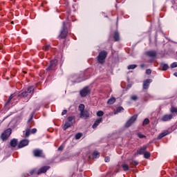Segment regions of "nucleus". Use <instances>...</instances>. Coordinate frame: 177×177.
<instances>
[{
    "label": "nucleus",
    "mask_w": 177,
    "mask_h": 177,
    "mask_svg": "<svg viewBox=\"0 0 177 177\" xmlns=\"http://www.w3.org/2000/svg\"><path fill=\"white\" fill-rule=\"evenodd\" d=\"M75 138L77 140H78L79 139H81V138H82V133H78L75 136Z\"/></svg>",
    "instance_id": "nucleus-28"
},
{
    "label": "nucleus",
    "mask_w": 177,
    "mask_h": 177,
    "mask_svg": "<svg viewBox=\"0 0 177 177\" xmlns=\"http://www.w3.org/2000/svg\"><path fill=\"white\" fill-rule=\"evenodd\" d=\"M113 38L115 41H120V33L118 31H115L113 35Z\"/></svg>",
    "instance_id": "nucleus-21"
},
{
    "label": "nucleus",
    "mask_w": 177,
    "mask_h": 177,
    "mask_svg": "<svg viewBox=\"0 0 177 177\" xmlns=\"http://www.w3.org/2000/svg\"><path fill=\"white\" fill-rule=\"evenodd\" d=\"M153 82V80L151 79H147L143 82V89H149V86H150V84Z\"/></svg>",
    "instance_id": "nucleus-8"
},
{
    "label": "nucleus",
    "mask_w": 177,
    "mask_h": 177,
    "mask_svg": "<svg viewBox=\"0 0 177 177\" xmlns=\"http://www.w3.org/2000/svg\"><path fill=\"white\" fill-rule=\"evenodd\" d=\"M174 75H175V77H177V73H175Z\"/></svg>",
    "instance_id": "nucleus-48"
},
{
    "label": "nucleus",
    "mask_w": 177,
    "mask_h": 177,
    "mask_svg": "<svg viewBox=\"0 0 177 177\" xmlns=\"http://www.w3.org/2000/svg\"><path fill=\"white\" fill-rule=\"evenodd\" d=\"M67 113V110H64L62 112V115H64V114H66Z\"/></svg>",
    "instance_id": "nucleus-44"
},
{
    "label": "nucleus",
    "mask_w": 177,
    "mask_h": 177,
    "mask_svg": "<svg viewBox=\"0 0 177 177\" xmlns=\"http://www.w3.org/2000/svg\"><path fill=\"white\" fill-rule=\"evenodd\" d=\"M144 157L145 158H150V152L145 151L144 153Z\"/></svg>",
    "instance_id": "nucleus-30"
},
{
    "label": "nucleus",
    "mask_w": 177,
    "mask_h": 177,
    "mask_svg": "<svg viewBox=\"0 0 177 177\" xmlns=\"http://www.w3.org/2000/svg\"><path fill=\"white\" fill-rule=\"evenodd\" d=\"M169 133L168 131H165L160 134H159V136H158V139H162V138H164V136H167V135H169Z\"/></svg>",
    "instance_id": "nucleus-18"
},
{
    "label": "nucleus",
    "mask_w": 177,
    "mask_h": 177,
    "mask_svg": "<svg viewBox=\"0 0 177 177\" xmlns=\"http://www.w3.org/2000/svg\"><path fill=\"white\" fill-rule=\"evenodd\" d=\"M171 68H175V67H177V62H174L171 64Z\"/></svg>",
    "instance_id": "nucleus-38"
},
{
    "label": "nucleus",
    "mask_w": 177,
    "mask_h": 177,
    "mask_svg": "<svg viewBox=\"0 0 177 177\" xmlns=\"http://www.w3.org/2000/svg\"><path fill=\"white\" fill-rule=\"evenodd\" d=\"M36 132H37V129H32V130H30L31 133H35Z\"/></svg>",
    "instance_id": "nucleus-42"
},
{
    "label": "nucleus",
    "mask_w": 177,
    "mask_h": 177,
    "mask_svg": "<svg viewBox=\"0 0 177 177\" xmlns=\"http://www.w3.org/2000/svg\"><path fill=\"white\" fill-rule=\"evenodd\" d=\"M49 168H50V167L48 166H44V167L40 168L37 171V175H41V174H45V172H46V171H48V169H49Z\"/></svg>",
    "instance_id": "nucleus-12"
},
{
    "label": "nucleus",
    "mask_w": 177,
    "mask_h": 177,
    "mask_svg": "<svg viewBox=\"0 0 177 177\" xmlns=\"http://www.w3.org/2000/svg\"><path fill=\"white\" fill-rule=\"evenodd\" d=\"M161 121H163L164 122L167 121H170V120H172V114L169 115H165L161 118Z\"/></svg>",
    "instance_id": "nucleus-11"
},
{
    "label": "nucleus",
    "mask_w": 177,
    "mask_h": 177,
    "mask_svg": "<svg viewBox=\"0 0 177 177\" xmlns=\"http://www.w3.org/2000/svg\"><path fill=\"white\" fill-rule=\"evenodd\" d=\"M136 120H138V115H133L130 120H129L126 124L125 127L126 128H129V127H131V125H133L134 122H136Z\"/></svg>",
    "instance_id": "nucleus-3"
},
{
    "label": "nucleus",
    "mask_w": 177,
    "mask_h": 177,
    "mask_svg": "<svg viewBox=\"0 0 177 177\" xmlns=\"http://www.w3.org/2000/svg\"><path fill=\"white\" fill-rule=\"evenodd\" d=\"M33 154L35 157H45V154H44V152L41 149H35L33 151Z\"/></svg>",
    "instance_id": "nucleus-7"
},
{
    "label": "nucleus",
    "mask_w": 177,
    "mask_h": 177,
    "mask_svg": "<svg viewBox=\"0 0 177 177\" xmlns=\"http://www.w3.org/2000/svg\"><path fill=\"white\" fill-rule=\"evenodd\" d=\"M71 125H73V122H66L64 126V130L66 131L68 128H70Z\"/></svg>",
    "instance_id": "nucleus-19"
},
{
    "label": "nucleus",
    "mask_w": 177,
    "mask_h": 177,
    "mask_svg": "<svg viewBox=\"0 0 177 177\" xmlns=\"http://www.w3.org/2000/svg\"><path fill=\"white\" fill-rule=\"evenodd\" d=\"M28 143H30V141L28 140H22L19 145L18 147L19 149H22V147H26V146H28Z\"/></svg>",
    "instance_id": "nucleus-9"
},
{
    "label": "nucleus",
    "mask_w": 177,
    "mask_h": 177,
    "mask_svg": "<svg viewBox=\"0 0 177 177\" xmlns=\"http://www.w3.org/2000/svg\"><path fill=\"white\" fill-rule=\"evenodd\" d=\"M89 93H91V90L88 87H85L80 91V95L82 97H85V96L89 95Z\"/></svg>",
    "instance_id": "nucleus-6"
},
{
    "label": "nucleus",
    "mask_w": 177,
    "mask_h": 177,
    "mask_svg": "<svg viewBox=\"0 0 177 177\" xmlns=\"http://www.w3.org/2000/svg\"><path fill=\"white\" fill-rule=\"evenodd\" d=\"M34 174H35V170H31L30 175H34Z\"/></svg>",
    "instance_id": "nucleus-45"
},
{
    "label": "nucleus",
    "mask_w": 177,
    "mask_h": 177,
    "mask_svg": "<svg viewBox=\"0 0 177 177\" xmlns=\"http://www.w3.org/2000/svg\"><path fill=\"white\" fill-rule=\"evenodd\" d=\"M147 55L150 57H154V56H156V53L154 51H148L147 52Z\"/></svg>",
    "instance_id": "nucleus-25"
},
{
    "label": "nucleus",
    "mask_w": 177,
    "mask_h": 177,
    "mask_svg": "<svg viewBox=\"0 0 177 177\" xmlns=\"http://www.w3.org/2000/svg\"><path fill=\"white\" fill-rule=\"evenodd\" d=\"M67 37V28H66V22L62 23V27L59 35V38H66Z\"/></svg>",
    "instance_id": "nucleus-4"
},
{
    "label": "nucleus",
    "mask_w": 177,
    "mask_h": 177,
    "mask_svg": "<svg viewBox=\"0 0 177 177\" xmlns=\"http://www.w3.org/2000/svg\"><path fill=\"white\" fill-rule=\"evenodd\" d=\"M122 168L124 171H128V169H129V166H128V165H127V164L122 165Z\"/></svg>",
    "instance_id": "nucleus-31"
},
{
    "label": "nucleus",
    "mask_w": 177,
    "mask_h": 177,
    "mask_svg": "<svg viewBox=\"0 0 177 177\" xmlns=\"http://www.w3.org/2000/svg\"><path fill=\"white\" fill-rule=\"evenodd\" d=\"M30 135H31V130L30 129H26L25 131L24 137L28 138V136H30Z\"/></svg>",
    "instance_id": "nucleus-23"
},
{
    "label": "nucleus",
    "mask_w": 177,
    "mask_h": 177,
    "mask_svg": "<svg viewBox=\"0 0 177 177\" xmlns=\"http://www.w3.org/2000/svg\"><path fill=\"white\" fill-rule=\"evenodd\" d=\"M85 111V105L84 104H81L79 105V111H80V113L84 112Z\"/></svg>",
    "instance_id": "nucleus-24"
},
{
    "label": "nucleus",
    "mask_w": 177,
    "mask_h": 177,
    "mask_svg": "<svg viewBox=\"0 0 177 177\" xmlns=\"http://www.w3.org/2000/svg\"><path fill=\"white\" fill-rule=\"evenodd\" d=\"M89 117V112L88 111L84 110L83 112L80 113V118H84V120H86Z\"/></svg>",
    "instance_id": "nucleus-13"
},
{
    "label": "nucleus",
    "mask_w": 177,
    "mask_h": 177,
    "mask_svg": "<svg viewBox=\"0 0 177 177\" xmlns=\"http://www.w3.org/2000/svg\"><path fill=\"white\" fill-rule=\"evenodd\" d=\"M113 103H115V97H112L107 101V104H113Z\"/></svg>",
    "instance_id": "nucleus-22"
},
{
    "label": "nucleus",
    "mask_w": 177,
    "mask_h": 177,
    "mask_svg": "<svg viewBox=\"0 0 177 177\" xmlns=\"http://www.w3.org/2000/svg\"><path fill=\"white\" fill-rule=\"evenodd\" d=\"M49 48H50V45H46V46H44V49H45V50H48Z\"/></svg>",
    "instance_id": "nucleus-40"
},
{
    "label": "nucleus",
    "mask_w": 177,
    "mask_h": 177,
    "mask_svg": "<svg viewBox=\"0 0 177 177\" xmlns=\"http://www.w3.org/2000/svg\"><path fill=\"white\" fill-rule=\"evenodd\" d=\"M149 122H150V120H149V119L146 118L143 121L142 125H147V124H149Z\"/></svg>",
    "instance_id": "nucleus-34"
},
{
    "label": "nucleus",
    "mask_w": 177,
    "mask_h": 177,
    "mask_svg": "<svg viewBox=\"0 0 177 177\" xmlns=\"http://www.w3.org/2000/svg\"><path fill=\"white\" fill-rule=\"evenodd\" d=\"M146 149H147V147H146V146L142 147L138 151V154H145V153H146Z\"/></svg>",
    "instance_id": "nucleus-20"
},
{
    "label": "nucleus",
    "mask_w": 177,
    "mask_h": 177,
    "mask_svg": "<svg viewBox=\"0 0 177 177\" xmlns=\"http://www.w3.org/2000/svg\"><path fill=\"white\" fill-rule=\"evenodd\" d=\"M28 93H30V96L29 97V99H31L32 96V93H34V86H29L28 88V91H24L23 93H21L19 96H21L22 97H26V96H28Z\"/></svg>",
    "instance_id": "nucleus-2"
},
{
    "label": "nucleus",
    "mask_w": 177,
    "mask_h": 177,
    "mask_svg": "<svg viewBox=\"0 0 177 177\" xmlns=\"http://www.w3.org/2000/svg\"><path fill=\"white\" fill-rule=\"evenodd\" d=\"M161 66L162 67V71H167V70H168V68H169L168 64H162Z\"/></svg>",
    "instance_id": "nucleus-27"
},
{
    "label": "nucleus",
    "mask_w": 177,
    "mask_h": 177,
    "mask_svg": "<svg viewBox=\"0 0 177 177\" xmlns=\"http://www.w3.org/2000/svg\"><path fill=\"white\" fill-rule=\"evenodd\" d=\"M170 111L171 113H177V109L175 107H171Z\"/></svg>",
    "instance_id": "nucleus-36"
},
{
    "label": "nucleus",
    "mask_w": 177,
    "mask_h": 177,
    "mask_svg": "<svg viewBox=\"0 0 177 177\" xmlns=\"http://www.w3.org/2000/svg\"><path fill=\"white\" fill-rule=\"evenodd\" d=\"M32 118H31L30 119H29L28 122H30V121H31Z\"/></svg>",
    "instance_id": "nucleus-49"
},
{
    "label": "nucleus",
    "mask_w": 177,
    "mask_h": 177,
    "mask_svg": "<svg viewBox=\"0 0 177 177\" xmlns=\"http://www.w3.org/2000/svg\"><path fill=\"white\" fill-rule=\"evenodd\" d=\"M12 134V129H8L6 130L2 134H1V139L2 140H6L9 136Z\"/></svg>",
    "instance_id": "nucleus-5"
},
{
    "label": "nucleus",
    "mask_w": 177,
    "mask_h": 177,
    "mask_svg": "<svg viewBox=\"0 0 177 177\" xmlns=\"http://www.w3.org/2000/svg\"><path fill=\"white\" fill-rule=\"evenodd\" d=\"M10 145L12 147H16L17 146V139H13L10 141Z\"/></svg>",
    "instance_id": "nucleus-16"
},
{
    "label": "nucleus",
    "mask_w": 177,
    "mask_h": 177,
    "mask_svg": "<svg viewBox=\"0 0 177 177\" xmlns=\"http://www.w3.org/2000/svg\"><path fill=\"white\" fill-rule=\"evenodd\" d=\"M93 158H99V152L94 151L93 153Z\"/></svg>",
    "instance_id": "nucleus-29"
},
{
    "label": "nucleus",
    "mask_w": 177,
    "mask_h": 177,
    "mask_svg": "<svg viewBox=\"0 0 177 177\" xmlns=\"http://www.w3.org/2000/svg\"><path fill=\"white\" fill-rule=\"evenodd\" d=\"M13 97H15V94H12L10 96L8 100L7 101L6 104H9V103H10V100H12V99H13Z\"/></svg>",
    "instance_id": "nucleus-32"
},
{
    "label": "nucleus",
    "mask_w": 177,
    "mask_h": 177,
    "mask_svg": "<svg viewBox=\"0 0 177 177\" xmlns=\"http://www.w3.org/2000/svg\"><path fill=\"white\" fill-rule=\"evenodd\" d=\"M11 23H12V24H13V21H12Z\"/></svg>",
    "instance_id": "nucleus-50"
},
{
    "label": "nucleus",
    "mask_w": 177,
    "mask_h": 177,
    "mask_svg": "<svg viewBox=\"0 0 177 177\" xmlns=\"http://www.w3.org/2000/svg\"><path fill=\"white\" fill-rule=\"evenodd\" d=\"M102 121H103V118H102L96 120L95 123L93 124V129H95V128H97V127L99 126V124H100V122H102Z\"/></svg>",
    "instance_id": "nucleus-14"
},
{
    "label": "nucleus",
    "mask_w": 177,
    "mask_h": 177,
    "mask_svg": "<svg viewBox=\"0 0 177 177\" xmlns=\"http://www.w3.org/2000/svg\"><path fill=\"white\" fill-rule=\"evenodd\" d=\"M107 51L106 50H102L99 53L97 57V63L100 64H104L106 62V57H107Z\"/></svg>",
    "instance_id": "nucleus-1"
},
{
    "label": "nucleus",
    "mask_w": 177,
    "mask_h": 177,
    "mask_svg": "<svg viewBox=\"0 0 177 177\" xmlns=\"http://www.w3.org/2000/svg\"><path fill=\"white\" fill-rule=\"evenodd\" d=\"M103 114H104L103 111H99L98 112H97V117H102V116H103Z\"/></svg>",
    "instance_id": "nucleus-33"
},
{
    "label": "nucleus",
    "mask_w": 177,
    "mask_h": 177,
    "mask_svg": "<svg viewBox=\"0 0 177 177\" xmlns=\"http://www.w3.org/2000/svg\"><path fill=\"white\" fill-rule=\"evenodd\" d=\"M63 147L62 146H61V147H59V148H58V150H63Z\"/></svg>",
    "instance_id": "nucleus-46"
},
{
    "label": "nucleus",
    "mask_w": 177,
    "mask_h": 177,
    "mask_svg": "<svg viewBox=\"0 0 177 177\" xmlns=\"http://www.w3.org/2000/svg\"><path fill=\"white\" fill-rule=\"evenodd\" d=\"M138 67V65L136 64H131V65H129L127 66L128 70H134V68H136Z\"/></svg>",
    "instance_id": "nucleus-26"
},
{
    "label": "nucleus",
    "mask_w": 177,
    "mask_h": 177,
    "mask_svg": "<svg viewBox=\"0 0 177 177\" xmlns=\"http://www.w3.org/2000/svg\"><path fill=\"white\" fill-rule=\"evenodd\" d=\"M146 74H148V75L151 74V71L150 69H147V70L146 71Z\"/></svg>",
    "instance_id": "nucleus-43"
},
{
    "label": "nucleus",
    "mask_w": 177,
    "mask_h": 177,
    "mask_svg": "<svg viewBox=\"0 0 177 177\" xmlns=\"http://www.w3.org/2000/svg\"><path fill=\"white\" fill-rule=\"evenodd\" d=\"M138 138H140V139H143V138H146V136L140 133H138Z\"/></svg>",
    "instance_id": "nucleus-37"
},
{
    "label": "nucleus",
    "mask_w": 177,
    "mask_h": 177,
    "mask_svg": "<svg viewBox=\"0 0 177 177\" xmlns=\"http://www.w3.org/2000/svg\"><path fill=\"white\" fill-rule=\"evenodd\" d=\"M74 121V117L70 116L68 118V122H73Z\"/></svg>",
    "instance_id": "nucleus-35"
},
{
    "label": "nucleus",
    "mask_w": 177,
    "mask_h": 177,
    "mask_svg": "<svg viewBox=\"0 0 177 177\" xmlns=\"http://www.w3.org/2000/svg\"><path fill=\"white\" fill-rule=\"evenodd\" d=\"M140 67H141V68H144V67H145V64H141Z\"/></svg>",
    "instance_id": "nucleus-47"
},
{
    "label": "nucleus",
    "mask_w": 177,
    "mask_h": 177,
    "mask_svg": "<svg viewBox=\"0 0 177 177\" xmlns=\"http://www.w3.org/2000/svg\"><path fill=\"white\" fill-rule=\"evenodd\" d=\"M105 162H110V157L107 156L104 159Z\"/></svg>",
    "instance_id": "nucleus-39"
},
{
    "label": "nucleus",
    "mask_w": 177,
    "mask_h": 177,
    "mask_svg": "<svg viewBox=\"0 0 177 177\" xmlns=\"http://www.w3.org/2000/svg\"><path fill=\"white\" fill-rule=\"evenodd\" d=\"M130 99L133 102H136V101H138L139 100V97L138 96V95H131L130 96Z\"/></svg>",
    "instance_id": "nucleus-17"
},
{
    "label": "nucleus",
    "mask_w": 177,
    "mask_h": 177,
    "mask_svg": "<svg viewBox=\"0 0 177 177\" xmlns=\"http://www.w3.org/2000/svg\"><path fill=\"white\" fill-rule=\"evenodd\" d=\"M57 64V59H53L51 60L50 62V66L48 68H46V70H53V68H55V67H56Z\"/></svg>",
    "instance_id": "nucleus-10"
},
{
    "label": "nucleus",
    "mask_w": 177,
    "mask_h": 177,
    "mask_svg": "<svg viewBox=\"0 0 177 177\" xmlns=\"http://www.w3.org/2000/svg\"><path fill=\"white\" fill-rule=\"evenodd\" d=\"M131 164H132V165H138V164H139V163L137 161L133 160L131 162Z\"/></svg>",
    "instance_id": "nucleus-41"
},
{
    "label": "nucleus",
    "mask_w": 177,
    "mask_h": 177,
    "mask_svg": "<svg viewBox=\"0 0 177 177\" xmlns=\"http://www.w3.org/2000/svg\"><path fill=\"white\" fill-rule=\"evenodd\" d=\"M118 113H124V108L122 106H118L116 108L115 111L114 112V114H118Z\"/></svg>",
    "instance_id": "nucleus-15"
}]
</instances>
